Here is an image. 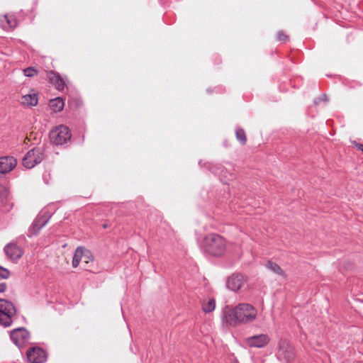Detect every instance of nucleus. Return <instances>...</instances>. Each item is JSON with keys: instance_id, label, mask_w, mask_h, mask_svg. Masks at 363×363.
Here are the masks:
<instances>
[{"instance_id": "obj_1", "label": "nucleus", "mask_w": 363, "mask_h": 363, "mask_svg": "<svg viewBox=\"0 0 363 363\" xmlns=\"http://www.w3.org/2000/svg\"><path fill=\"white\" fill-rule=\"evenodd\" d=\"M257 316V310L247 303H240L233 308L227 307L224 311L223 320L230 326L254 322Z\"/></svg>"}, {"instance_id": "obj_2", "label": "nucleus", "mask_w": 363, "mask_h": 363, "mask_svg": "<svg viewBox=\"0 0 363 363\" xmlns=\"http://www.w3.org/2000/svg\"><path fill=\"white\" fill-rule=\"evenodd\" d=\"M202 248L206 253L210 255L221 256L225 252L226 242L221 235L210 233L204 237Z\"/></svg>"}, {"instance_id": "obj_3", "label": "nucleus", "mask_w": 363, "mask_h": 363, "mask_svg": "<svg viewBox=\"0 0 363 363\" xmlns=\"http://www.w3.org/2000/svg\"><path fill=\"white\" fill-rule=\"evenodd\" d=\"M16 310L11 301L0 298V325L9 327L13 322Z\"/></svg>"}, {"instance_id": "obj_4", "label": "nucleus", "mask_w": 363, "mask_h": 363, "mask_svg": "<svg viewBox=\"0 0 363 363\" xmlns=\"http://www.w3.org/2000/svg\"><path fill=\"white\" fill-rule=\"evenodd\" d=\"M45 157L42 147H35L28 151L23 158L22 164L27 169H31L40 163Z\"/></svg>"}, {"instance_id": "obj_5", "label": "nucleus", "mask_w": 363, "mask_h": 363, "mask_svg": "<svg viewBox=\"0 0 363 363\" xmlns=\"http://www.w3.org/2000/svg\"><path fill=\"white\" fill-rule=\"evenodd\" d=\"M277 356L283 362H291L295 357L294 348L288 340H281L278 343Z\"/></svg>"}, {"instance_id": "obj_6", "label": "nucleus", "mask_w": 363, "mask_h": 363, "mask_svg": "<svg viewBox=\"0 0 363 363\" xmlns=\"http://www.w3.org/2000/svg\"><path fill=\"white\" fill-rule=\"evenodd\" d=\"M51 141L57 145H62L67 143L71 139V134L69 128L65 125H59L53 129L50 133Z\"/></svg>"}, {"instance_id": "obj_7", "label": "nucleus", "mask_w": 363, "mask_h": 363, "mask_svg": "<svg viewBox=\"0 0 363 363\" xmlns=\"http://www.w3.org/2000/svg\"><path fill=\"white\" fill-rule=\"evenodd\" d=\"M13 342L19 348L29 342L30 334L25 328H18L13 330L10 333Z\"/></svg>"}, {"instance_id": "obj_8", "label": "nucleus", "mask_w": 363, "mask_h": 363, "mask_svg": "<svg viewBox=\"0 0 363 363\" xmlns=\"http://www.w3.org/2000/svg\"><path fill=\"white\" fill-rule=\"evenodd\" d=\"M26 356L28 362L30 363H43L46 361L47 358L45 351L38 347L28 349Z\"/></svg>"}, {"instance_id": "obj_9", "label": "nucleus", "mask_w": 363, "mask_h": 363, "mask_svg": "<svg viewBox=\"0 0 363 363\" xmlns=\"http://www.w3.org/2000/svg\"><path fill=\"white\" fill-rule=\"evenodd\" d=\"M270 338L267 334H259L247 337L245 343L250 347L262 348L268 345Z\"/></svg>"}, {"instance_id": "obj_10", "label": "nucleus", "mask_w": 363, "mask_h": 363, "mask_svg": "<svg viewBox=\"0 0 363 363\" xmlns=\"http://www.w3.org/2000/svg\"><path fill=\"white\" fill-rule=\"evenodd\" d=\"M17 164L16 160L11 156L0 157V174H6L12 171Z\"/></svg>"}, {"instance_id": "obj_11", "label": "nucleus", "mask_w": 363, "mask_h": 363, "mask_svg": "<svg viewBox=\"0 0 363 363\" xmlns=\"http://www.w3.org/2000/svg\"><path fill=\"white\" fill-rule=\"evenodd\" d=\"M245 281V279L243 275L240 274H233L227 280V287L233 291H237L241 289Z\"/></svg>"}, {"instance_id": "obj_12", "label": "nucleus", "mask_w": 363, "mask_h": 363, "mask_svg": "<svg viewBox=\"0 0 363 363\" xmlns=\"http://www.w3.org/2000/svg\"><path fill=\"white\" fill-rule=\"evenodd\" d=\"M4 252L11 260H17L23 255L22 249L13 243L6 245L4 247Z\"/></svg>"}, {"instance_id": "obj_13", "label": "nucleus", "mask_w": 363, "mask_h": 363, "mask_svg": "<svg viewBox=\"0 0 363 363\" xmlns=\"http://www.w3.org/2000/svg\"><path fill=\"white\" fill-rule=\"evenodd\" d=\"M48 78L52 84H53L57 90H63L65 87V81L62 79L59 74L50 71L48 73Z\"/></svg>"}, {"instance_id": "obj_14", "label": "nucleus", "mask_w": 363, "mask_h": 363, "mask_svg": "<svg viewBox=\"0 0 363 363\" xmlns=\"http://www.w3.org/2000/svg\"><path fill=\"white\" fill-rule=\"evenodd\" d=\"M49 218L46 216H38L32 223L31 230L33 233H37L48 222Z\"/></svg>"}, {"instance_id": "obj_15", "label": "nucleus", "mask_w": 363, "mask_h": 363, "mask_svg": "<svg viewBox=\"0 0 363 363\" xmlns=\"http://www.w3.org/2000/svg\"><path fill=\"white\" fill-rule=\"evenodd\" d=\"M49 106L53 111L60 112L63 109L65 103L62 98L57 97L51 99L49 102Z\"/></svg>"}, {"instance_id": "obj_16", "label": "nucleus", "mask_w": 363, "mask_h": 363, "mask_svg": "<svg viewBox=\"0 0 363 363\" xmlns=\"http://www.w3.org/2000/svg\"><path fill=\"white\" fill-rule=\"evenodd\" d=\"M21 103L30 106H36L38 104V96L35 94H26L22 96Z\"/></svg>"}, {"instance_id": "obj_17", "label": "nucleus", "mask_w": 363, "mask_h": 363, "mask_svg": "<svg viewBox=\"0 0 363 363\" xmlns=\"http://www.w3.org/2000/svg\"><path fill=\"white\" fill-rule=\"evenodd\" d=\"M84 248L82 247H78L76 249L75 252L74 254L73 259H72V267L74 268H76L79 265V262L82 259V256L84 255Z\"/></svg>"}, {"instance_id": "obj_18", "label": "nucleus", "mask_w": 363, "mask_h": 363, "mask_svg": "<svg viewBox=\"0 0 363 363\" xmlns=\"http://www.w3.org/2000/svg\"><path fill=\"white\" fill-rule=\"evenodd\" d=\"M216 308V301L213 298L208 300V301H203L202 303V309L205 313H211Z\"/></svg>"}, {"instance_id": "obj_19", "label": "nucleus", "mask_w": 363, "mask_h": 363, "mask_svg": "<svg viewBox=\"0 0 363 363\" xmlns=\"http://www.w3.org/2000/svg\"><path fill=\"white\" fill-rule=\"evenodd\" d=\"M266 267L270 271L273 272L274 273L278 275H284V272L281 269V268L277 264L272 261H268L266 264Z\"/></svg>"}, {"instance_id": "obj_20", "label": "nucleus", "mask_w": 363, "mask_h": 363, "mask_svg": "<svg viewBox=\"0 0 363 363\" xmlns=\"http://www.w3.org/2000/svg\"><path fill=\"white\" fill-rule=\"evenodd\" d=\"M235 136L237 140L241 145H245L247 143V136L245 130L242 128H237L235 130Z\"/></svg>"}, {"instance_id": "obj_21", "label": "nucleus", "mask_w": 363, "mask_h": 363, "mask_svg": "<svg viewBox=\"0 0 363 363\" xmlns=\"http://www.w3.org/2000/svg\"><path fill=\"white\" fill-rule=\"evenodd\" d=\"M9 274L10 272L7 269L0 266V282H5L4 279H7Z\"/></svg>"}, {"instance_id": "obj_22", "label": "nucleus", "mask_w": 363, "mask_h": 363, "mask_svg": "<svg viewBox=\"0 0 363 363\" xmlns=\"http://www.w3.org/2000/svg\"><path fill=\"white\" fill-rule=\"evenodd\" d=\"M23 73L25 76L32 77L37 74L38 71L33 67H29L23 69Z\"/></svg>"}, {"instance_id": "obj_23", "label": "nucleus", "mask_w": 363, "mask_h": 363, "mask_svg": "<svg viewBox=\"0 0 363 363\" xmlns=\"http://www.w3.org/2000/svg\"><path fill=\"white\" fill-rule=\"evenodd\" d=\"M9 195V192L8 189L5 186L0 185V198L2 201L7 200Z\"/></svg>"}, {"instance_id": "obj_24", "label": "nucleus", "mask_w": 363, "mask_h": 363, "mask_svg": "<svg viewBox=\"0 0 363 363\" xmlns=\"http://www.w3.org/2000/svg\"><path fill=\"white\" fill-rule=\"evenodd\" d=\"M8 23V26L11 28H14L16 26V20L12 16H9L7 15L4 17Z\"/></svg>"}, {"instance_id": "obj_25", "label": "nucleus", "mask_w": 363, "mask_h": 363, "mask_svg": "<svg viewBox=\"0 0 363 363\" xmlns=\"http://www.w3.org/2000/svg\"><path fill=\"white\" fill-rule=\"evenodd\" d=\"M277 39L279 41L286 42L288 40L289 37L283 31H279L277 33Z\"/></svg>"}, {"instance_id": "obj_26", "label": "nucleus", "mask_w": 363, "mask_h": 363, "mask_svg": "<svg viewBox=\"0 0 363 363\" xmlns=\"http://www.w3.org/2000/svg\"><path fill=\"white\" fill-rule=\"evenodd\" d=\"M6 284L5 282H0V293L4 292L6 289Z\"/></svg>"}, {"instance_id": "obj_27", "label": "nucleus", "mask_w": 363, "mask_h": 363, "mask_svg": "<svg viewBox=\"0 0 363 363\" xmlns=\"http://www.w3.org/2000/svg\"><path fill=\"white\" fill-rule=\"evenodd\" d=\"M355 147L359 150L363 152V144L357 143L356 142L354 143Z\"/></svg>"}, {"instance_id": "obj_28", "label": "nucleus", "mask_w": 363, "mask_h": 363, "mask_svg": "<svg viewBox=\"0 0 363 363\" xmlns=\"http://www.w3.org/2000/svg\"><path fill=\"white\" fill-rule=\"evenodd\" d=\"M320 100H323V101H327V96L325 94H323L320 98Z\"/></svg>"}, {"instance_id": "obj_29", "label": "nucleus", "mask_w": 363, "mask_h": 363, "mask_svg": "<svg viewBox=\"0 0 363 363\" xmlns=\"http://www.w3.org/2000/svg\"><path fill=\"white\" fill-rule=\"evenodd\" d=\"M320 101H321L320 98L316 99H315V100H314V103H315V104H318V103L320 102Z\"/></svg>"}, {"instance_id": "obj_30", "label": "nucleus", "mask_w": 363, "mask_h": 363, "mask_svg": "<svg viewBox=\"0 0 363 363\" xmlns=\"http://www.w3.org/2000/svg\"><path fill=\"white\" fill-rule=\"evenodd\" d=\"M103 227H104V228H106L107 227V225H104Z\"/></svg>"}]
</instances>
